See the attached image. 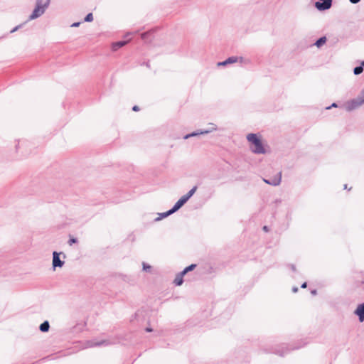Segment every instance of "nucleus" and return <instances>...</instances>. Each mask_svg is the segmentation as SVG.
I'll return each instance as SVG.
<instances>
[{
    "mask_svg": "<svg viewBox=\"0 0 364 364\" xmlns=\"http://www.w3.org/2000/svg\"><path fill=\"white\" fill-rule=\"evenodd\" d=\"M307 286L306 283L304 282V284H301V288H306Z\"/></svg>",
    "mask_w": 364,
    "mask_h": 364,
    "instance_id": "nucleus-31",
    "label": "nucleus"
},
{
    "mask_svg": "<svg viewBox=\"0 0 364 364\" xmlns=\"http://www.w3.org/2000/svg\"><path fill=\"white\" fill-rule=\"evenodd\" d=\"M363 68L362 65L357 66L353 70V73L356 75H360V73H363Z\"/></svg>",
    "mask_w": 364,
    "mask_h": 364,
    "instance_id": "nucleus-16",
    "label": "nucleus"
},
{
    "mask_svg": "<svg viewBox=\"0 0 364 364\" xmlns=\"http://www.w3.org/2000/svg\"><path fill=\"white\" fill-rule=\"evenodd\" d=\"M226 60L228 64H231L237 62L238 58L236 56H231L226 59Z\"/></svg>",
    "mask_w": 364,
    "mask_h": 364,
    "instance_id": "nucleus-17",
    "label": "nucleus"
},
{
    "mask_svg": "<svg viewBox=\"0 0 364 364\" xmlns=\"http://www.w3.org/2000/svg\"><path fill=\"white\" fill-rule=\"evenodd\" d=\"M358 97L360 100L361 102L364 104V90L362 91L361 94L358 96Z\"/></svg>",
    "mask_w": 364,
    "mask_h": 364,
    "instance_id": "nucleus-24",
    "label": "nucleus"
},
{
    "mask_svg": "<svg viewBox=\"0 0 364 364\" xmlns=\"http://www.w3.org/2000/svg\"><path fill=\"white\" fill-rule=\"evenodd\" d=\"M292 291H293L294 292H297V291H298V288H297V287H293Z\"/></svg>",
    "mask_w": 364,
    "mask_h": 364,
    "instance_id": "nucleus-30",
    "label": "nucleus"
},
{
    "mask_svg": "<svg viewBox=\"0 0 364 364\" xmlns=\"http://www.w3.org/2000/svg\"><path fill=\"white\" fill-rule=\"evenodd\" d=\"M93 21V16H92V13H90L88 14L85 18V21L86 22H91Z\"/></svg>",
    "mask_w": 364,
    "mask_h": 364,
    "instance_id": "nucleus-21",
    "label": "nucleus"
},
{
    "mask_svg": "<svg viewBox=\"0 0 364 364\" xmlns=\"http://www.w3.org/2000/svg\"><path fill=\"white\" fill-rule=\"evenodd\" d=\"M173 213H175V211L173 210V208H172L169 210H168V211H166L165 213H161V218H165V217H167V216L173 214Z\"/></svg>",
    "mask_w": 364,
    "mask_h": 364,
    "instance_id": "nucleus-19",
    "label": "nucleus"
},
{
    "mask_svg": "<svg viewBox=\"0 0 364 364\" xmlns=\"http://www.w3.org/2000/svg\"><path fill=\"white\" fill-rule=\"evenodd\" d=\"M143 269L146 272L149 271L151 269V266L146 264L145 262H143Z\"/></svg>",
    "mask_w": 364,
    "mask_h": 364,
    "instance_id": "nucleus-22",
    "label": "nucleus"
},
{
    "mask_svg": "<svg viewBox=\"0 0 364 364\" xmlns=\"http://www.w3.org/2000/svg\"><path fill=\"white\" fill-rule=\"evenodd\" d=\"M77 242V240L76 238H70L68 241V243L70 245H72L73 243H76Z\"/></svg>",
    "mask_w": 364,
    "mask_h": 364,
    "instance_id": "nucleus-23",
    "label": "nucleus"
},
{
    "mask_svg": "<svg viewBox=\"0 0 364 364\" xmlns=\"http://www.w3.org/2000/svg\"><path fill=\"white\" fill-rule=\"evenodd\" d=\"M363 103L361 102L360 100L358 97L355 99H353L349 102H348L346 105V109L347 111H352L353 109H355L360 105H362Z\"/></svg>",
    "mask_w": 364,
    "mask_h": 364,
    "instance_id": "nucleus-5",
    "label": "nucleus"
},
{
    "mask_svg": "<svg viewBox=\"0 0 364 364\" xmlns=\"http://www.w3.org/2000/svg\"><path fill=\"white\" fill-rule=\"evenodd\" d=\"M311 294L314 295L316 294V290H312Z\"/></svg>",
    "mask_w": 364,
    "mask_h": 364,
    "instance_id": "nucleus-35",
    "label": "nucleus"
},
{
    "mask_svg": "<svg viewBox=\"0 0 364 364\" xmlns=\"http://www.w3.org/2000/svg\"><path fill=\"white\" fill-rule=\"evenodd\" d=\"M332 5V0H319L315 3L316 8L319 11H324L330 9Z\"/></svg>",
    "mask_w": 364,
    "mask_h": 364,
    "instance_id": "nucleus-4",
    "label": "nucleus"
},
{
    "mask_svg": "<svg viewBox=\"0 0 364 364\" xmlns=\"http://www.w3.org/2000/svg\"><path fill=\"white\" fill-rule=\"evenodd\" d=\"M64 264V262L60 260L59 257V253L57 252H53V267L55 269V267H62Z\"/></svg>",
    "mask_w": 364,
    "mask_h": 364,
    "instance_id": "nucleus-8",
    "label": "nucleus"
},
{
    "mask_svg": "<svg viewBox=\"0 0 364 364\" xmlns=\"http://www.w3.org/2000/svg\"><path fill=\"white\" fill-rule=\"evenodd\" d=\"M361 65H362L363 67L364 66V60L362 62Z\"/></svg>",
    "mask_w": 364,
    "mask_h": 364,
    "instance_id": "nucleus-37",
    "label": "nucleus"
},
{
    "mask_svg": "<svg viewBox=\"0 0 364 364\" xmlns=\"http://www.w3.org/2000/svg\"><path fill=\"white\" fill-rule=\"evenodd\" d=\"M21 27V26H16L14 28H13L11 31V33H14L15 31H16L19 28Z\"/></svg>",
    "mask_w": 364,
    "mask_h": 364,
    "instance_id": "nucleus-26",
    "label": "nucleus"
},
{
    "mask_svg": "<svg viewBox=\"0 0 364 364\" xmlns=\"http://www.w3.org/2000/svg\"><path fill=\"white\" fill-rule=\"evenodd\" d=\"M151 34V31H148V32H145V33H141V39H143L144 41H146L148 37Z\"/></svg>",
    "mask_w": 364,
    "mask_h": 364,
    "instance_id": "nucleus-20",
    "label": "nucleus"
},
{
    "mask_svg": "<svg viewBox=\"0 0 364 364\" xmlns=\"http://www.w3.org/2000/svg\"><path fill=\"white\" fill-rule=\"evenodd\" d=\"M263 230H264L265 232H267V231H268V228H267V226H264V227H263Z\"/></svg>",
    "mask_w": 364,
    "mask_h": 364,
    "instance_id": "nucleus-33",
    "label": "nucleus"
},
{
    "mask_svg": "<svg viewBox=\"0 0 364 364\" xmlns=\"http://www.w3.org/2000/svg\"><path fill=\"white\" fill-rule=\"evenodd\" d=\"M50 1V0H36V7L28 19L33 20L42 16L48 7Z\"/></svg>",
    "mask_w": 364,
    "mask_h": 364,
    "instance_id": "nucleus-2",
    "label": "nucleus"
},
{
    "mask_svg": "<svg viewBox=\"0 0 364 364\" xmlns=\"http://www.w3.org/2000/svg\"><path fill=\"white\" fill-rule=\"evenodd\" d=\"M347 188H347V185L346 184V185L344 186V189H347Z\"/></svg>",
    "mask_w": 364,
    "mask_h": 364,
    "instance_id": "nucleus-38",
    "label": "nucleus"
},
{
    "mask_svg": "<svg viewBox=\"0 0 364 364\" xmlns=\"http://www.w3.org/2000/svg\"><path fill=\"white\" fill-rule=\"evenodd\" d=\"M196 267V264H191L188 267H186L183 271V274H186L188 272L193 270Z\"/></svg>",
    "mask_w": 364,
    "mask_h": 364,
    "instance_id": "nucleus-18",
    "label": "nucleus"
},
{
    "mask_svg": "<svg viewBox=\"0 0 364 364\" xmlns=\"http://www.w3.org/2000/svg\"><path fill=\"white\" fill-rule=\"evenodd\" d=\"M126 43H127V41H118V42H116V43H114L112 45V48H113L114 50H116L118 48H122V46H124Z\"/></svg>",
    "mask_w": 364,
    "mask_h": 364,
    "instance_id": "nucleus-13",
    "label": "nucleus"
},
{
    "mask_svg": "<svg viewBox=\"0 0 364 364\" xmlns=\"http://www.w3.org/2000/svg\"><path fill=\"white\" fill-rule=\"evenodd\" d=\"M188 199L185 196H183L173 206V210L176 212L181 207H182Z\"/></svg>",
    "mask_w": 364,
    "mask_h": 364,
    "instance_id": "nucleus-10",
    "label": "nucleus"
},
{
    "mask_svg": "<svg viewBox=\"0 0 364 364\" xmlns=\"http://www.w3.org/2000/svg\"><path fill=\"white\" fill-rule=\"evenodd\" d=\"M264 182L272 185V186H278L280 184L282 181V172H279L274 177L270 179H263Z\"/></svg>",
    "mask_w": 364,
    "mask_h": 364,
    "instance_id": "nucleus-6",
    "label": "nucleus"
},
{
    "mask_svg": "<svg viewBox=\"0 0 364 364\" xmlns=\"http://www.w3.org/2000/svg\"><path fill=\"white\" fill-rule=\"evenodd\" d=\"M197 190V186L193 187L186 195H184L189 200L190 198L193 196L195 192Z\"/></svg>",
    "mask_w": 364,
    "mask_h": 364,
    "instance_id": "nucleus-15",
    "label": "nucleus"
},
{
    "mask_svg": "<svg viewBox=\"0 0 364 364\" xmlns=\"http://www.w3.org/2000/svg\"><path fill=\"white\" fill-rule=\"evenodd\" d=\"M132 110L133 111H139V107L137 106V105H134L133 107H132Z\"/></svg>",
    "mask_w": 364,
    "mask_h": 364,
    "instance_id": "nucleus-27",
    "label": "nucleus"
},
{
    "mask_svg": "<svg viewBox=\"0 0 364 364\" xmlns=\"http://www.w3.org/2000/svg\"><path fill=\"white\" fill-rule=\"evenodd\" d=\"M80 22L74 23L72 25V26H73V27H77V26H78L80 25Z\"/></svg>",
    "mask_w": 364,
    "mask_h": 364,
    "instance_id": "nucleus-29",
    "label": "nucleus"
},
{
    "mask_svg": "<svg viewBox=\"0 0 364 364\" xmlns=\"http://www.w3.org/2000/svg\"><path fill=\"white\" fill-rule=\"evenodd\" d=\"M49 328H50V324H49L48 321H46L40 325L39 329L42 332H47V331H48Z\"/></svg>",
    "mask_w": 364,
    "mask_h": 364,
    "instance_id": "nucleus-12",
    "label": "nucleus"
},
{
    "mask_svg": "<svg viewBox=\"0 0 364 364\" xmlns=\"http://www.w3.org/2000/svg\"><path fill=\"white\" fill-rule=\"evenodd\" d=\"M184 274H183V272H180L179 274H178L173 281L174 284L176 285V286H180L183 284V277Z\"/></svg>",
    "mask_w": 364,
    "mask_h": 364,
    "instance_id": "nucleus-11",
    "label": "nucleus"
},
{
    "mask_svg": "<svg viewBox=\"0 0 364 364\" xmlns=\"http://www.w3.org/2000/svg\"><path fill=\"white\" fill-rule=\"evenodd\" d=\"M228 65V63H227L226 60L223 61V62H219L218 63V66H225V65Z\"/></svg>",
    "mask_w": 364,
    "mask_h": 364,
    "instance_id": "nucleus-25",
    "label": "nucleus"
},
{
    "mask_svg": "<svg viewBox=\"0 0 364 364\" xmlns=\"http://www.w3.org/2000/svg\"><path fill=\"white\" fill-rule=\"evenodd\" d=\"M110 342L107 340H101L100 341H87L86 342V348H93L101 346H107L109 345Z\"/></svg>",
    "mask_w": 364,
    "mask_h": 364,
    "instance_id": "nucleus-7",
    "label": "nucleus"
},
{
    "mask_svg": "<svg viewBox=\"0 0 364 364\" xmlns=\"http://www.w3.org/2000/svg\"><path fill=\"white\" fill-rule=\"evenodd\" d=\"M331 107H337V105L336 103H333Z\"/></svg>",
    "mask_w": 364,
    "mask_h": 364,
    "instance_id": "nucleus-36",
    "label": "nucleus"
},
{
    "mask_svg": "<svg viewBox=\"0 0 364 364\" xmlns=\"http://www.w3.org/2000/svg\"><path fill=\"white\" fill-rule=\"evenodd\" d=\"M326 41V38L325 36L323 37H321L319 39H318L316 43H315V45L317 46V47H320L323 44H324Z\"/></svg>",
    "mask_w": 364,
    "mask_h": 364,
    "instance_id": "nucleus-14",
    "label": "nucleus"
},
{
    "mask_svg": "<svg viewBox=\"0 0 364 364\" xmlns=\"http://www.w3.org/2000/svg\"><path fill=\"white\" fill-rule=\"evenodd\" d=\"M216 129H217L216 125H215L214 124H210L209 129H201L200 131L194 132H192L191 134H186L184 136V139H188L190 137L196 136H198V135H200V134H208V133H210V132H213V131H215Z\"/></svg>",
    "mask_w": 364,
    "mask_h": 364,
    "instance_id": "nucleus-3",
    "label": "nucleus"
},
{
    "mask_svg": "<svg viewBox=\"0 0 364 364\" xmlns=\"http://www.w3.org/2000/svg\"><path fill=\"white\" fill-rule=\"evenodd\" d=\"M355 314H356L360 322L364 321V303L359 304L355 311Z\"/></svg>",
    "mask_w": 364,
    "mask_h": 364,
    "instance_id": "nucleus-9",
    "label": "nucleus"
},
{
    "mask_svg": "<svg viewBox=\"0 0 364 364\" xmlns=\"http://www.w3.org/2000/svg\"><path fill=\"white\" fill-rule=\"evenodd\" d=\"M146 331L151 332V331H152V329L151 328L148 327V328H146Z\"/></svg>",
    "mask_w": 364,
    "mask_h": 364,
    "instance_id": "nucleus-32",
    "label": "nucleus"
},
{
    "mask_svg": "<svg viewBox=\"0 0 364 364\" xmlns=\"http://www.w3.org/2000/svg\"><path fill=\"white\" fill-rule=\"evenodd\" d=\"M247 139L252 144L250 147L251 151L257 154H265L266 151L262 144V141L255 134H249L247 136Z\"/></svg>",
    "mask_w": 364,
    "mask_h": 364,
    "instance_id": "nucleus-1",
    "label": "nucleus"
},
{
    "mask_svg": "<svg viewBox=\"0 0 364 364\" xmlns=\"http://www.w3.org/2000/svg\"><path fill=\"white\" fill-rule=\"evenodd\" d=\"M291 269H292L293 271H295V270H296V267H295V266H294V264H292V265L291 266Z\"/></svg>",
    "mask_w": 364,
    "mask_h": 364,
    "instance_id": "nucleus-34",
    "label": "nucleus"
},
{
    "mask_svg": "<svg viewBox=\"0 0 364 364\" xmlns=\"http://www.w3.org/2000/svg\"><path fill=\"white\" fill-rule=\"evenodd\" d=\"M352 4H358L360 0H349Z\"/></svg>",
    "mask_w": 364,
    "mask_h": 364,
    "instance_id": "nucleus-28",
    "label": "nucleus"
}]
</instances>
